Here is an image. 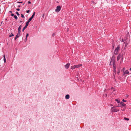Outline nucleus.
I'll use <instances>...</instances> for the list:
<instances>
[{"mask_svg":"<svg viewBox=\"0 0 131 131\" xmlns=\"http://www.w3.org/2000/svg\"><path fill=\"white\" fill-rule=\"evenodd\" d=\"M115 57L114 55H113L111 60V61H110V64H111V65H114L115 64Z\"/></svg>","mask_w":131,"mask_h":131,"instance_id":"f257e3e1","label":"nucleus"},{"mask_svg":"<svg viewBox=\"0 0 131 131\" xmlns=\"http://www.w3.org/2000/svg\"><path fill=\"white\" fill-rule=\"evenodd\" d=\"M120 47L118 45L114 51V53L115 54L117 55L118 54V52L120 50Z\"/></svg>","mask_w":131,"mask_h":131,"instance_id":"f03ea898","label":"nucleus"},{"mask_svg":"<svg viewBox=\"0 0 131 131\" xmlns=\"http://www.w3.org/2000/svg\"><path fill=\"white\" fill-rule=\"evenodd\" d=\"M119 111V110H117L116 109V107H113L111 108V112H116Z\"/></svg>","mask_w":131,"mask_h":131,"instance_id":"7ed1b4c3","label":"nucleus"},{"mask_svg":"<svg viewBox=\"0 0 131 131\" xmlns=\"http://www.w3.org/2000/svg\"><path fill=\"white\" fill-rule=\"evenodd\" d=\"M61 9V6L59 5L57 7V8L56 9L55 11L57 12H59L60 11Z\"/></svg>","mask_w":131,"mask_h":131,"instance_id":"20e7f679","label":"nucleus"},{"mask_svg":"<svg viewBox=\"0 0 131 131\" xmlns=\"http://www.w3.org/2000/svg\"><path fill=\"white\" fill-rule=\"evenodd\" d=\"M126 105L125 104H124V103L123 102H121L118 105V106L122 107L123 106H125Z\"/></svg>","mask_w":131,"mask_h":131,"instance_id":"39448f33","label":"nucleus"},{"mask_svg":"<svg viewBox=\"0 0 131 131\" xmlns=\"http://www.w3.org/2000/svg\"><path fill=\"white\" fill-rule=\"evenodd\" d=\"M70 65V63H68L65 65V67L66 69H68L69 68Z\"/></svg>","mask_w":131,"mask_h":131,"instance_id":"423d86ee","label":"nucleus"},{"mask_svg":"<svg viewBox=\"0 0 131 131\" xmlns=\"http://www.w3.org/2000/svg\"><path fill=\"white\" fill-rule=\"evenodd\" d=\"M82 65L81 64L75 65V68H78L80 67Z\"/></svg>","mask_w":131,"mask_h":131,"instance_id":"0eeeda50","label":"nucleus"},{"mask_svg":"<svg viewBox=\"0 0 131 131\" xmlns=\"http://www.w3.org/2000/svg\"><path fill=\"white\" fill-rule=\"evenodd\" d=\"M121 55L120 54H119L117 57V61L119 60L121 58Z\"/></svg>","mask_w":131,"mask_h":131,"instance_id":"6e6552de","label":"nucleus"},{"mask_svg":"<svg viewBox=\"0 0 131 131\" xmlns=\"http://www.w3.org/2000/svg\"><path fill=\"white\" fill-rule=\"evenodd\" d=\"M113 66L114 68V72L115 73L116 72V67L115 64L113 65Z\"/></svg>","mask_w":131,"mask_h":131,"instance_id":"1a4fd4ad","label":"nucleus"},{"mask_svg":"<svg viewBox=\"0 0 131 131\" xmlns=\"http://www.w3.org/2000/svg\"><path fill=\"white\" fill-rule=\"evenodd\" d=\"M21 25H20L19 27H18V32H21Z\"/></svg>","mask_w":131,"mask_h":131,"instance_id":"9d476101","label":"nucleus"},{"mask_svg":"<svg viewBox=\"0 0 131 131\" xmlns=\"http://www.w3.org/2000/svg\"><path fill=\"white\" fill-rule=\"evenodd\" d=\"M129 72L128 71V70H126L124 72V75L125 74H129Z\"/></svg>","mask_w":131,"mask_h":131,"instance_id":"9b49d317","label":"nucleus"},{"mask_svg":"<svg viewBox=\"0 0 131 131\" xmlns=\"http://www.w3.org/2000/svg\"><path fill=\"white\" fill-rule=\"evenodd\" d=\"M69 97L70 96L68 94H67L65 96V98L67 99H69Z\"/></svg>","mask_w":131,"mask_h":131,"instance_id":"f8f14e48","label":"nucleus"},{"mask_svg":"<svg viewBox=\"0 0 131 131\" xmlns=\"http://www.w3.org/2000/svg\"><path fill=\"white\" fill-rule=\"evenodd\" d=\"M20 32H18V33L17 34V35H16V36L17 37H19L20 36Z\"/></svg>","mask_w":131,"mask_h":131,"instance_id":"ddd939ff","label":"nucleus"},{"mask_svg":"<svg viewBox=\"0 0 131 131\" xmlns=\"http://www.w3.org/2000/svg\"><path fill=\"white\" fill-rule=\"evenodd\" d=\"M115 101L117 102V103H120V102L119 100V99H115Z\"/></svg>","mask_w":131,"mask_h":131,"instance_id":"4468645a","label":"nucleus"},{"mask_svg":"<svg viewBox=\"0 0 131 131\" xmlns=\"http://www.w3.org/2000/svg\"><path fill=\"white\" fill-rule=\"evenodd\" d=\"M75 68V65L71 67V68L72 70L74 69Z\"/></svg>","mask_w":131,"mask_h":131,"instance_id":"2eb2a0df","label":"nucleus"},{"mask_svg":"<svg viewBox=\"0 0 131 131\" xmlns=\"http://www.w3.org/2000/svg\"><path fill=\"white\" fill-rule=\"evenodd\" d=\"M127 39V36H126V37H124V38H123L125 41H126Z\"/></svg>","mask_w":131,"mask_h":131,"instance_id":"dca6fc26","label":"nucleus"},{"mask_svg":"<svg viewBox=\"0 0 131 131\" xmlns=\"http://www.w3.org/2000/svg\"><path fill=\"white\" fill-rule=\"evenodd\" d=\"M3 57H4V63H5L6 62V59H5V55H4L3 56Z\"/></svg>","mask_w":131,"mask_h":131,"instance_id":"f3484780","label":"nucleus"},{"mask_svg":"<svg viewBox=\"0 0 131 131\" xmlns=\"http://www.w3.org/2000/svg\"><path fill=\"white\" fill-rule=\"evenodd\" d=\"M124 119L125 120L127 121H128L129 120V118H127L126 117H124Z\"/></svg>","mask_w":131,"mask_h":131,"instance_id":"a211bd4d","label":"nucleus"},{"mask_svg":"<svg viewBox=\"0 0 131 131\" xmlns=\"http://www.w3.org/2000/svg\"><path fill=\"white\" fill-rule=\"evenodd\" d=\"M124 43L125 44V47H126L127 46V45H128V43L126 41L124 42Z\"/></svg>","mask_w":131,"mask_h":131,"instance_id":"6ab92c4d","label":"nucleus"},{"mask_svg":"<svg viewBox=\"0 0 131 131\" xmlns=\"http://www.w3.org/2000/svg\"><path fill=\"white\" fill-rule=\"evenodd\" d=\"M32 18H30L28 20V21H29V22H30V21L32 19Z\"/></svg>","mask_w":131,"mask_h":131,"instance_id":"aec40b11","label":"nucleus"},{"mask_svg":"<svg viewBox=\"0 0 131 131\" xmlns=\"http://www.w3.org/2000/svg\"><path fill=\"white\" fill-rule=\"evenodd\" d=\"M14 36V35L12 33L11 34V35H10L9 36L10 37H12L13 36Z\"/></svg>","mask_w":131,"mask_h":131,"instance_id":"412c9836","label":"nucleus"},{"mask_svg":"<svg viewBox=\"0 0 131 131\" xmlns=\"http://www.w3.org/2000/svg\"><path fill=\"white\" fill-rule=\"evenodd\" d=\"M14 17L16 19H17L18 18L17 17L16 15L14 16Z\"/></svg>","mask_w":131,"mask_h":131,"instance_id":"4be33fe9","label":"nucleus"},{"mask_svg":"<svg viewBox=\"0 0 131 131\" xmlns=\"http://www.w3.org/2000/svg\"><path fill=\"white\" fill-rule=\"evenodd\" d=\"M125 70V68L124 67L123 68V69L122 70V71H123L124 73V72Z\"/></svg>","mask_w":131,"mask_h":131,"instance_id":"5701e85b","label":"nucleus"},{"mask_svg":"<svg viewBox=\"0 0 131 131\" xmlns=\"http://www.w3.org/2000/svg\"><path fill=\"white\" fill-rule=\"evenodd\" d=\"M29 23V22L27 21L26 23V25L28 26Z\"/></svg>","mask_w":131,"mask_h":131,"instance_id":"b1692460","label":"nucleus"},{"mask_svg":"<svg viewBox=\"0 0 131 131\" xmlns=\"http://www.w3.org/2000/svg\"><path fill=\"white\" fill-rule=\"evenodd\" d=\"M21 17L22 18H25V17L23 15L21 14Z\"/></svg>","mask_w":131,"mask_h":131,"instance_id":"393cba45","label":"nucleus"},{"mask_svg":"<svg viewBox=\"0 0 131 131\" xmlns=\"http://www.w3.org/2000/svg\"><path fill=\"white\" fill-rule=\"evenodd\" d=\"M121 41L122 42H124L125 40H124V39H123V38H122L121 40Z\"/></svg>","mask_w":131,"mask_h":131,"instance_id":"a878e982","label":"nucleus"},{"mask_svg":"<svg viewBox=\"0 0 131 131\" xmlns=\"http://www.w3.org/2000/svg\"><path fill=\"white\" fill-rule=\"evenodd\" d=\"M16 14H17V15H18V16H19V13L18 12H16Z\"/></svg>","mask_w":131,"mask_h":131,"instance_id":"bb28decb","label":"nucleus"},{"mask_svg":"<svg viewBox=\"0 0 131 131\" xmlns=\"http://www.w3.org/2000/svg\"><path fill=\"white\" fill-rule=\"evenodd\" d=\"M120 72V70H118L117 72V73L119 74V73Z\"/></svg>","mask_w":131,"mask_h":131,"instance_id":"cd10ccee","label":"nucleus"},{"mask_svg":"<svg viewBox=\"0 0 131 131\" xmlns=\"http://www.w3.org/2000/svg\"><path fill=\"white\" fill-rule=\"evenodd\" d=\"M26 28L25 27H24L23 28V29L22 30V31H24V30Z\"/></svg>","mask_w":131,"mask_h":131,"instance_id":"c85d7f7f","label":"nucleus"},{"mask_svg":"<svg viewBox=\"0 0 131 131\" xmlns=\"http://www.w3.org/2000/svg\"><path fill=\"white\" fill-rule=\"evenodd\" d=\"M27 40V38L26 37L24 39V41L26 42Z\"/></svg>","mask_w":131,"mask_h":131,"instance_id":"c756f323","label":"nucleus"},{"mask_svg":"<svg viewBox=\"0 0 131 131\" xmlns=\"http://www.w3.org/2000/svg\"><path fill=\"white\" fill-rule=\"evenodd\" d=\"M30 11V10H26V12L27 13H28Z\"/></svg>","mask_w":131,"mask_h":131,"instance_id":"7c9ffc66","label":"nucleus"},{"mask_svg":"<svg viewBox=\"0 0 131 131\" xmlns=\"http://www.w3.org/2000/svg\"><path fill=\"white\" fill-rule=\"evenodd\" d=\"M17 3H22V2H17Z\"/></svg>","mask_w":131,"mask_h":131,"instance_id":"2f4dec72","label":"nucleus"},{"mask_svg":"<svg viewBox=\"0 0 131 131\" xmlns=\"http://www.w3.org/2000/svg\"><path fill=\"white\" fill-rule=\"evenodd\" d=\"M55 35V33H53L52 35V36L53 37H54V36Z\"/></svg>","mask_w":131,"mask_h":131,"instance_id":"473e14b6","label":"nucleus"},{"mask_svg":"<svg viewBox=\"0 0 131 131\" xmlns=\"http://www.w3.org/2000/svg\"><path fill=\"white\" fill-rule=\"evenodd\" d=\"M11 15L12 16H14V14L13 13H12L11 14Z\"/></svg>","mask_w":131,"mask_h":131,"instance_id":"72a5a7b5","label":"nucleus"},{"mask_svg":"<svg viewBox=\"0 0 131 131\" xmlns=\"http://www.w3.org/2000/svg\"><path fill=\"white\" fill-rule=\"evenodd\" d=\"M29 36V34H26V37H27H27Z\"/></svg>","mask_w":131,"mask_h":131,"instance_id":"f704fd0d","label":"nucleus"},{"mask_svg":"<svg viewBox=\"0 0 131 131\" xmlns=\"http://www.w3.org/2000/svg\"><path fill=\"white\" fill-rule=\"evenodd\" d=\"M123 101L124 102H126V100H124V99H123Z\"/></svg>","mask_w":131,"mask_h":131,"instance_id":"c9c22d12","label":"nucleus"},{"mask_svg":"<svg viewBox=\"0 0 131 131\" xmlns=\"http://www.w3.org/2000/svg\"><path fill=\"white\" fill-rule=\"evenodd\" d=\"M16 10H17L18 11H19V10H20V9H19V8H17V9H16Z\"/></svg>","mask_w":131,"mask_h":131,"instance_id":"e433bc0d","label":"nucleus"},{"mask_svg":"<svg viewBox=\"0 0 131 131\" xmlns=\"http://www.w3.org/2000/svg\"><path fill=\"white\" fill-rule=\"evenodd\" d=\"M34 15H32V16H31V17L30 18H31L32 19L34 17Z\"/></svg>","mask_w":131,"mask_h":131,"instance_id":"4c0bfd02","label":"nucleus"},{"mask_svg":"<svg viewBox=\"0 0 131 131\" xmlns=\"http://www.w3.org/2000/svg\"><path fill=\"white\" fill-rule=\"evenodd\" d=\"M35 14V12H34L33 13L32 15L34 16Z\"/></svg>","mask_w":131,"mask_h":131,"instance_id":"58836bf2","label":"nucleus"},{"mask_svg":"<svg viewBox=\"0 0 131 131\" xmlns=\"http://www.w3.org/2000/svg\"><path fill=\"white\" fill-rule=\"evenodd\" d=\"M28 26V25H26L24 27L26 28Z\"/></svg>","mask_w":131,"mask_h":131,"instance_id":"ea45409f","label":"nucleus"},{"mask_svg":"<svg viewBox=\"0 0 131 131\" xmlns=\"http://www.w3.org/2000/svg\"><path fill=\"white\" fill-rule=\"evenodd\" d=\"M28 4H30L31 3V2L30 1H28Z\"/></svg>","mask_w":131,"mask_h":131,"instance_id":"a19ab883","label":"nucleus"},{"mask_svg":"<svg viewBox=\"0 0 131 131\" xmlns=\"http://www.w3.org/2000/svg\"><path fill=\"white\" fill-rule=\"evenodd\" d=\"M18 37H16V36L15 38V40H16V39H17V38H18Z\"/></svg>","mask_w":131,"mask_h":131,"instance_id":"79ce46f5","label":"nucleus"},{"mask_svg":"<svg viewBox=\"0 0 131 131\" xmlns=\"http://www.w3.org/2000/svg\"><path fill=\"white\" fill-rule=\"evenodd\" d=\"M20 5H19L18 6V7H20Z\"/></svg>","mask_w":131,"mask_h":131,"instance_id":"37998d69","label":"nucleus"},{"mask_svg":"<svg viewBox=\"0 0 131 131\" xmlns=\"http://www.w3.org/2000/svg\"><path fill=\"white\" fill-rule=\"evenodd\" d=\"M44 16H45V15L44 14H43V15H42V17H44Z\"/></svg>","mask_w":131,"mask_h":131,"instance_id":"c03bdc74","label":"nucleus"},{"mask_svg":"<svg viewBox=\"0 0 131 131\" xmlns=\"http://www.w3.org/2000/svg\"><path fill=\"white\" fill-rule=\"evenodd\" d=\"M128 95L126 94V97H128Z\"/></svg>","mask_w":131,"mask_h":131,"instance_id":"a18cd8bd","label":"nucleus"},{"mask_svg":"<svg viewBox=\"0 0 131 131\" xmlns=\"http://www.w3.org/2000/svg\"><path fill=\"white\" fill-rule=\"evenodd\" d=\"M9 13H12V11H9Z\"/></svg>","mask_w":131,"mask_h":131,"instance_id":"49530a36","label":"nucleus"},{"mask_svg":"<svg viewBox=\"0 0 131 131\" xmlns=\"http://www.w3.org/2000/svg\"><path fill=\"white\" fill-rule=\"evenodd\" d=\"M105 95L106 96H107V94H105Z\"/></svg>","mask_w":131,"mask_h":131,"instance_id":"de8ad7c7","label":"nucleus"},{"mask_svg":"<svg viewBox=\"0 0 131 131\" xmlns=\"http://www.w3.org/2000/svg\"><path fill=\"white\" fill-rule=\"evenodd\" d=\"M130 70L131 71V67L130 68Z\"/></svg>","mask_w":131,"mask_h":131,"instance_id":"09e8293b","label":"nucleus"},{"mask_svg":"<svg viewBox=\"0 0 131 131\" xmlns=\"http://www.w3.org/2000/svg\"><path fill=\"white\" fill-rule=\"evenodd\" d=\"M20 22H22V21H20Z\"/></svg>","mask_w":131,"mask_h":131,"instance_id":"8fccbe9b","label":"nucleus"},{"mask_svg":"<svg viewBox=\"0 0 131 131\" xmlns=\"http://www.w3.org/2000/svg\"><path fill=\"white\" fill-rule=\"evenodd\" d=\"M111 89H114V88H111Z\"/></svg>","mask_w":131,"mask_h":131,"instance_id":"3c124183","label":"nucleus"},{"mask_svg":"<svg viewBox=\"0 0 131 131\" xmlns=\"http://www.w3.org/2000/svg\"><path fill=\"white\" fill-rule=\"evenodd\" d=\"M24 4H25V3H24V4H23V5H24Z\"/></svg>","mask_w":131,"mask_h":131,"instance_id":"603ef678","label":"nucleus"}]
</instances>
